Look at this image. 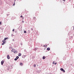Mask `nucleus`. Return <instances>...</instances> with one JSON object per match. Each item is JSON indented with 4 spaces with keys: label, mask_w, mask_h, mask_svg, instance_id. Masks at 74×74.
Masks as SVG:
<instances>
[{
    "label": "nucleus",
    "mask_w": 74,
    "mask_h": 74,
    "mask_svg": "<svg viewBox=\"0 0 74 74\" xmlns=\"http://www.w3.org/2000/svg\"><path fill=\"white\" fill-rule=\"evenodd\" d=\"M2 42H3V43H2V45H4V44H5V41H4V40H2Z\"/></svg>",
    "instance_id": "f257e3e1"
},
{
    "label": "nucleus",
    "mask_w": 74,
    "mask_h": 74,
    "mask_svg": "<svg viewBox=\"0 0 74 74\" xmlns=\"http://www.w3.org/2000/svg\"><path fill=\"white\" fill-rule=\"evenodd\" d=\"M7 58L8 59H10V57L9 55H7Z\"/></svg>",
    "instance_id": "f03ea898"
},
{
    "label": "nucleus",
    "mask_w": 74,
    "mask_h": 74,
    "mask_svg": "<svg viewBox=\"0 0 74 74\" xmlns=\"http://www.w3.org/2000/svg\"><path fill=\"white\" fill-rule=\"evenodd\" d=\"M4 61L2 60L1 62V64L2 65H3V63H4Z\"/></svg>",
    "instance_id": "7ed1b4c3"
},
{
    "label": "nucleus",
    "mask_w": 74,
    "mask_h": 74,
    "mask_svg": "<svg viewBox=\"0 0 74 74\" xmlns=\"http://www.w3.org/2000/svg\"><path fill=\"white\" fill-rule=\"evenodd\" d=\"M8 38H5V39L3 40V41H5V40H7Z\"/></svg>",
    "instance_id": "20e7f679"
},
{
    "label": "nucleus",
    "mask_w": 74,
    "mask_h": 74,
    "mask_svg": "<svg viewBox=\"0 0 74 74\" xmlns=\"http://www.w3.org/2000/svg\"><path fill=\"white\" fill-rule=\"evenodd\" d=\"M47 50H48V51H49L50 50V48H49L48 47L47 48Z\"/></svg>",
    "instance_id": "39448f33"
},
{
    "label": "nucleus",
    "mask_w": 74,
    "mask_h": 74,
    "mask_svg": "<svg viewBox=\"0 0 74 74\" xmlns=\"http://www.w3.org/2000/svg\"><path fill=\"white\" fill-rule=\"evenodd\" d=\"M42 59H45V56H43V57H42Z\"/></svg>",
    "instance_id": "423d86ee"
},
{
    "label": "nucleus",
    "mask_w": 74,
    "mask_h": 74,
    "mask_svg": "<svg viewBox=\"0 0 74 74\" xmlns=\"http://www.w3.org/2000/svg\"><path fill=\"white\" fill-rule=\"evenodd\" d=\"M21 53H19V54H18V56H21Z\"/></svg>",
    "instance_id": "0eeeda50"
},
{
    "label": "nucleus",
    "mask_w": 74,
    "mask_h": 74,
    "mask_svg": "<svg viewBox=\"0 0 74 74\" xmlns=\"http://www.w3.org/2000/svg\"><path fill=\"white\" fill-rule=\"evenodd\" d=\"M33 19L34 21H36V17H34Z\"/></svg>",
    "instance_id": "6e6552de"
},
{
    "label": "nucleus",
    "mask_w": 74,
    "mask_h": 74,
    "mask_svg": "<svg viewBox=\"0 0 74 74\" xmlns=\"http://www.w3.org/2000/svg\"><path fill=\"white\" fill-rule=\"evenodd\" d=\"M38 12H36V15H37V14H38Z\"/></svg>",
    "instance_id": "1a4fd4ad"
},
{
    "label": "nucleus",
    "mask_w": 74,
    "mask_h": 74,
    "mask_svg": "<svg viewBox=\"0 0 74 74\" xmlns=\"http://www.w3.org/2000/svg\"><path fill=\"white\" fill-rule=\"evenodd\" d=\"M20 65H21V66H22V65H23V63H20Z\"/></svg>",
    "instance_id": "9d476101"
},
{
    "label": "nucleus",
    "mask_w": 74,
    "mask_h": 74,
    "mask_svg": "<svg viewBox=\"0 0 74 74\" xmlns=\"http://www.w3.org/2000/svg\"><path fill=\"white\" fill-rule=\"evenodd\" d=\"M60 70H61V71H63V68H61L60 69Z\"/></svg>",
    "instance_id": "9b49d317"
},
{
    "label": "nucleus",
    "mask_w": 74,
    "mask_h": 74,
    "mask_svg": "<svg viewBox=\"0 0 74 74\" xmlns=\"http://www.w3.org/2000/svg\"><path fill=\"white\" fill-rule=\"evenodd\" d=\"M16 58L17 59H18L19 58V57H18V56H17L16 57Z\"/></svg>",
    "instance_id": "f8f14e48"
},
{
    "label": "nucleus",
    "mask_w": 74,
    "mask_h": 74,
    "mask_svg": "<svg viewBox=\"0 0 74 74\" xmlns=\"http://www.w3.org/2000/svg\"><path fill=\"white\" fill-rule=\"evenodd\" d=\"M34 67H36V65L35 64H34Z\"/></svg>",
    "instance_id": "ddd939ff"
},
{
    "label": "nucleus",
    "mask_w": 74,
    "mask_h": 74,
    "mask_svg": "<svg viewBox=\"0 0 74 74\" xmlns=\"http://www.w3.org/2000/svg\"><path fill=\"white\" fill-rule=\"evenodd\" d=\"M62 71H63V72H64V73L65 72V71L63 69V70H62Z\"/></svg>",
    "instance_id": "4468645a"
},
{
    "label": "nucleus",
    "mask_w": 74,
    "mask_h": 74,
    "mask_svg": "<svg viewBox=\"0 0 74 74\" xmlns=\"http://www.w3.org/2000/svg\"><path fill=\"white\" fill-rule=\"evenodd\" d=\"M17 58H15L14 59V60H17Z\"/></svg>",
    "instance_id": "2eb2a0df"
},
{
    "label": "nucleus",
    "mask_w": 74,
    "mask_h": 74,
    "mask_svg": "<svg viewBox=\"0 0 74 74\" xmlns=\"http://www.w3.org/2000/svg\"><path fill=\"white\" fill-rule=\"evenodd\" d=\"M14 6H15V2L14 3V4L13 5V6H14Z\"/></svg>",
    "instance_id": "dca6fc26"
},
{
    "label": "nucleus",
    "mask_w": 74,
    "mask_h": 74,
    "mask_svg": "<svg viewBox=\"0 0 74 74\" xmlns=\"http://www.w3.org/2000/svg\"><path fill=\"white\" fill-rule=\"evenodd\" d=\"M24 33H26V31H25L24 32Z\"/></svg>",
    "instance_id": "f3484780"
},
{
    "label": "nucleus",
    "mask_w": 74,
    "mask_h": 74,
    "mask_svg": "<svg viewBox=\"0 0 74 74\" xmlns=\"http://www.w3.org/2000/svg\"><path fill=\"white\" fill-rule=\"evenodd\" d=\"M31 30H33V29L32 28L31 29Z\"/></svg>",
    "instance_id": "a211bd4d"
},
{
    "label": "nucleus",
    "mask_w": 74,
    "mask_h": 74,
    "mask_svg": "<svg viewBox=\"0 0 74 74\" xmlns=\"http://www.w3.org/2000/svg\"><path fill=\"white\" fill-rule=\"evenodd\" d=\"M53 64H55V63L54 62V61H53Z\"/></svg>",
    "instance_id": "6ab92c4d"
},
{
    "label": "nucleus",
    "mask_w": 74,
    "mask_h": 74,
    "mask_svg": "<svg viewBox=\"0 0 74 74\" xmlns=\"http://www.w3.org/2000/svg\"><path fill=\"white\" fill-rule=\"evenodd\" d=\"M54 64H55V65H56V64H57V63L56 62V63H55Z\"/></svg>",
    "instance_id": "aec40b11"
},
{
    "label": "nucleus",
    "mask_w": 74,
    "mask_h": 74,
    "mask_svg": "<svg viewBox=\"0 0 74 74\" xmlns=\"http://www.w3.org/2000/svg\"><path fill=\"white\" fill-rule=\"evenodd\" d=\"M22 23H24V22H25V21H22Z\"/></svg>",
    "instance_id": "412c9836"
},
{
    "label": "nucleus",
    "mask_w": 74,
    "mask_h": 74,
    "mask_svg": "<svg viewBox=\"0 0 74 74\" xmlns=\"http://www.w3.org/2000/svg\"><path fill=\"white\" fill-rule=\"evenodd\" d=\"M22 17H23V16L22 15L21 16V18H22Z\"/></svg>",
    "instance_id": "4be33fe9"
},
{
    "label": "nucleus",
    "mask_w": 74,
    "mask_h": 74,
    "mask_svg": "<svg viewBox=\"0 0 74 74\" xmlns=\"http://www.w3.org/2000/svg\"><path fill=\"white\" fill-rule=\"evenodd\" d=\"M13 32H14V29H13L12 30Z\"/></svg>",
    "instance_id": "5701e85b"
},
{
    "label": "nucleus",
    "mask_w": 74,
    "mask_h": 74,
    "mask_svg": "<svg viewBox=\"0 0 74 74\" xmlns=\"http://www.w3.org/2000/svg\"><path fill=\"white\" fill-rule=\"evenodd\" d=\"M7 16H8V15H9V14H7Z\"/></svg>",
    "instance_id": "b1692460"
},
{
    "label": "nucleus",
    "mask_w": 74,
    "mask_h": 74,
    "mask_svg": "<svg viewBox=\"0 0 74 74\" xmlns=\"http://www.w3.org/2000/svg\"><path fill=\"white\" fill-rule=\"evenodd\" d=\"M1 22L0 21V25H1Z\"/></svg>",
    "instance_id": "393cba45"
},
{
    "label": "nucleus",
    "mask_w": 74,
    "mask_h": 74,
    "mask_svg": "<svg viewBox=\"0 0 74 74\" xmlns=\"http://www.w3.org/2000/svg\"><path fill=\"white\" fill-rule=\"evenodd\" d=\"M24 56V57H26V55H24V56Z\"/></svg>",
    "instance_id": "a878e982"
},
{
    "label": "nucleus",
    "mask_w": 74,
    "mask_h": 74,
    "mask_svg": "<svg viewBox=\"0 0 74 74\" xmlns=\"http://www.w3.org/2000/svg\"><path fill=\"white\" fill-rule=\"evenodd\" d=\"M62 1H65V0H62Z\"/></svg>",
    "instance_id": "bb28decb"
},
{
    "label": "nucleus",
    "mask_w": 74,
    "mask_h": 74,
    "mask_svg": "<svg viewBox=\"0 0 74 74\" xmlns=\"http://www.w3.org/2000/svg\"><path fill=\"white\" fill-rule=\"evenodd\" d=\"M21 45H22V43H21Z\"/></svg>",
    "instance_id": "cd10ccee"
},
{
    "label": "nucleus",
    "mask_w": 74,
    "mask_h": 74,
    "mask_svg": "<svg viewBox=\"0 0 74 74\" xmlns=\"http://www.w3.org/2000/svg\"><path fill=\"white\" fill-rule=\"evenodd\" d=\"M44 47H45V45H44Z\"/></svg>",
    "instance_id": "c85d7f7f"
},
{
    "label": "nucleus",
    "mask_w": 74,
    "mask_h": 74,
    "mask_svg": "<svg viewBox=\"0 0 74 74\" xmlns=\"http://www.w3.org/2000/svg\"><path fill=\"white\" fill-rule=\"evenodd\" d=\"M46 46H47V45H46Z\"/></svg>",
    "instance_id": "c756f323"
}]
</instances>
